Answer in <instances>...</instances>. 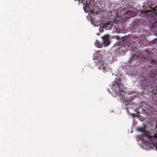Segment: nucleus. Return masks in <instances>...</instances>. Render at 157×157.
Returning a JSON list of instances; mask_svg holds the SVG:
<instances>
[{"instance_id":"obj_7","label":"nucleus","mask_w":157,"mask_h":157,"mask_svg":"<svg viewBox=\"0 0 157 157\" xmlns=\"http://www.w3.org/2000/svg\"><path fill=\"white\" fill-rule=\"evenodd\" d=\"M118 88L119 91L121 92H123L124 91V86L122 85V84L118 85V86H117Z\"/></svg>"},{"instance_id":"obj_10","label":"nucleus","mask_w":157,"mask_h":157,"mask_svg":"<svg viewBox=\"0 0 157 157\" xmlns=\"http://www.w3.org/2000/svg\"><path fill=\"white\" fill-rule=\"evenodd\" d=\"M128 14L130 15V16L128 15V17L129 18L134 17V13L132 11H129L128 13Z\"/></svg>"},{"instance_id":"obj_11","label":"nucleus","mask_w":157,"mask_h":157,"mask_svg":"<svg viewBox=\"0 0 157 157\" xmlns=\"http://www.w3.org/2000/svg\"><path fill=\"white\" fill-rule=\"evenodd\" d=\"M109 25H110V23H105L103 25V28H105L108 26Z\"/></svg>"},{"instance_id":"obj_13","label":"nucleus","mask_w":157,"mask_h":157,"mask_svg":"<svg viewBox=\"0 0 157 157\" xmlns=\"http://www.w3.org/2000/svg\"><path fill=\"white\" fill-rule=\"evenodd\" d=\"M155 148H156V149L157 150V142H156V143H155Z\"/></svg>"},{"instance_id":"obj_16","label":"nucleus","mask_w":157,"mask_h":157,"mask_svg":"<svg viewBox=\"0 0 157 157\" xmlns=\"http://www.w3.org/2000/svg\"><path fill=\"white\" fill-rule=\"evenodd\" d=\"M155 127H156V128H157V124H156Z\"/></svg>"},{"instance_id":"obj_5","label":"nucleus","mask_w":157,"mask_h":157,"mask_svg":"<svg viewBox=\"0 0 157 157\" xmlns=\"http://www.w3.org/2000/svg\"><path fill=\"white\" fill-rule=\"evenodd\" d=\"M121 80L119 78H117L115 80L114 82L112 84V89H114L115 91H116L115 88L116 87L118 86L121 84Z\"/></svg>"},{"instance_id":"obj_6","label":"nucleus","mask_w":157,"mask_h":157,"mask_svg":"<svg viewBox=\"0 0 157 157\" xmlns=\"http://www.w3.org/2000/svg\"><path fill=\"white\" fill-rule=\"evenodd\" d=\"M106 67V65L104 63L101 64L98 67L99 69L102 70L104 72L105 70V68Z\"/></svg>"},{"instance_id":"obj_1","label":"nucleus","mask_w":157,"mask_h":157,"mask_svg":"<svg viewBox=\"0 0 157 157\" xmlns=\"http://www.w3.org/2000/svg\"><path fill=\"white\" fill-rule=\"evenodd\" d=\"M145 128H137V130L139 131L144 132V136L148 137L149 139L151 140L153 138H157V134H154L153 135H149L144 130Z\"/></svg>"},{"instance_id":"obj_4","label":"nucleus","mask_w":157,"mask_h":157,"mask_svg":"<svg viewBox=\"0 0 157 157\" xmlns=\"http://www.w3.org/2000/svg\"><path fill=\"white\" fill-rule=\"evenodd\" d=\"M149 74L150 77L153 78L154 79L157 81V69L151 70Z\"/></svg>"},{"instance_id":"obj_2","label":"nucleus","mask_w":157,"mask_h":157,"mask_svg":"<svg viewBox=\"0 0 157 157\" xmlns=\"http://www.w3.org/2000/svg\"><path fill=\"white\" fill-rule=\"evenodd\" d=\"M148 7L150 9L149 10L146 9L144 10L141 11V13L140 14V16H141L143 13L146 14L147 13L150 11H152L155 15L157 16V6H155V7L152 8L151 6H149Z\"/></svg>"},{"instance_id":"obj_3","label":"nucleus","mask_w":157,"mask_h":157,"mask_svg":"<svg viewBox=\"0 0 157 157\" xmlns=\"http://www.w3.org/2000/svg\"><path fill=\"white\" fill-rule=\"evenodd\" d=\"M103 40L104 46L106 47L108 46L110 43L109 40V36L108 35H105L101 37Z\"/></svg>"},{"instance_id":"obj_12","label":"nucleus","mask_w":157,"mask_h":157,"mask_svg":"<svg viewBox=\"0 0 157 157\" xmlns=\"http://www.w3.org/2000/svg\"><path fill=\"white\" fill-rule=\"evenodd\" d=\"M99 31L101 32H102L103 31V29L102 28H101L100 29V28H99Z\"/></svg>"},{"instance_id":"obj_15","label":"nucleus","mask_w":157,"mask_h":157,"mask_svg":"<svg viewBox=\"0 0 157 157\" xmlns=\"http://www.w3.org/2000/svg\"><path fill=\"white\" fill-rule=\"evenodd\" d=\"M97 35H100V33H97Z\"/></svg>"},{"instance_id":"obj_8","label":"nucleus","mask_w":157,"mask_h":157,"mask_svg":"<svg viewBox=\"0 0 157 157\" xmlns=\"http://www.w3.org/2000/svg\"><path fill=\"white\" fill-rule=\"evenodd\" d=\"M95 45L97 47L101 48L102 47V45L101 43L98 40H96L95 42Z\"/></svg>"},{"instance_id":"obj_14","label":"nucleus","mask_w":157,"mask_h":157,"mask_svg":"<svg viewBox=\"0 0 157 157\" xmlns=\"http://www.w3.org/2000/svg\"><path fill=\"white\" fill-rule=\"evenodd\" d=\"M132 60V58H131L130 59H129V61H128V62H130Z\"/></svg>"},{"instance_id":"obj_17","label":"nucleus","mask_w":157,"mask_h":157,"mask_svg":"<svg viewBox=\"0 0 157 157\" xmlns=\"http://www.w3.org/2000/svg\"><path fill=\"white\" fill-rule=\"evenodd\" d=\"M154 23H153V24H152V26H154Z\"/></svg>"},{"instance_id":"obj_9","label":"nucleus","mask_w":157,"mask_h":157,"mask_svg":"<svg viewBox=\"0 0 157 157\" xmlns=\"http://www.w3.org/2000/svg\"><path fill=\"white\" fill-rule=\"evenodd\" d=\"M150 63L152 65H157V60L152 59L150 61Z\"/></svg>"}]
</instances>
